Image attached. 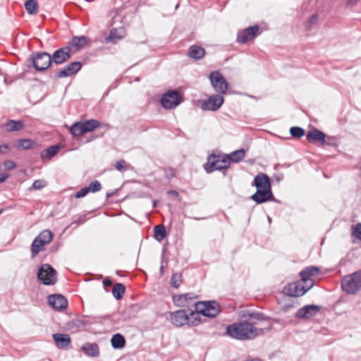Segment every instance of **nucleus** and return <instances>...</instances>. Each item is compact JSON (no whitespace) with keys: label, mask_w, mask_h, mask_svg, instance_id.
<instances>
[{"label":"nucleus","mask_w":361,"mask_h":361,"mask_svg":"<svg viewBox=\"0 0 361 361\" xmlns=\"http://www.w3.org/2000/svg\"><path fill=\"white\" fill-rule=\"evenodd\" d=\"M85 221H86V216L82 215L78 219L77 221H75L72 224H83Z\"/></svg>","instance_id":"obj_53"},{"label":"nucleus","mask_w":361,"mask_h":361,"mask_svg":"<svg viewBox=\"0 0 361 361\" xmlns=\"http://www.w3.org/2000/svg\"><path fill=\"white\" fill-rule=\"evenodd\" d=\"M125 36L126 30L123 27L114 28L111 30L109 36L106 38V41L116 43L118 40L123 39Z\"/></svg>","instance_id":"obj_24"},{"label":"nucleus","mask_w":361,"mask_h":361,"mask_svg":"<svg viewBox=\"0 0 361 361\" xmlns=\"http://www.w3.org/2000/svg\"><path fill=\"white\" fill-rule=\"evenodd\" d=\"M195 307L197 312L207 317L214 318L220 312V305L214 300L195 302Z\"/></svg>","instance_id":"obj_5"},{"label":"nucleus","mask_w":361,"mask_h":361,"mask_svg":"<svg viewBox=\"0 0 361 361\" xmlns=\"http://www.w3.org/2000/svg\"><path fill=\"white\" fill-rule=\"evenodd\" d=\"M319 271V268L317 267H307L300 272L301 280L305 283L309 282L310 283V281H313V280L310 279L311 276L317 275Z\"/></svg>","instance_id":"obj_23"},{"label":"nucleus","mask_w":361,"mask_h":361,"mask_svg":"<svg viewBox=\"0 0 361 361\" xmlns=\"http://www.w3.org/2000/svg\"><path fill=\"white\" fill-rule=\"evenodd\" d=\"M160 271H163V267H161Z\"/></svg>","instance_id":"obj_63"},{"label":"nucleus","mask_w":361,"mask_h":361,"mask_svg":"<svg viewBox=\"0 0 361 361\" xmlns=\"http://www.w3.org/2000/svg\"><path fill=\"white\" fill-rule=\"evenodd\" d=\"M205 55V49L198 45H192L188 49V56L192 59L199 60Z\"/></svg>","instance_id":"obj_26"},{"label":"nucleus","mask_w":361,"mask_h":361,"mask_svg":"<svg viewBox=\"0 0 361 361\" xmlns=\"http://www.w3.org/2000/svg\"><path fill=\"white\" fill-rule=\"evenodd\" d=\"M52 336L59 348H66L71 343V339L68 334H54Z\"/></svg>","instance_id":"obj_22"},{"label":"nucleus","mask_w":361,"mask_h":361,"mask_svg":"<svg viewBox=\"0 0 361 361\" xmlns=\"http://www.w3.org/2000/svg\"><path fill=\"white\" fill-rule=\"evenodd\" d=\"M358 0H348V4H355Z\"/></svg>","instance_id":"obj_58"},{"label":"nucleus","mask_w":361,"mask_h":361,"mask_svg":"<svg viewBox=\"0 0 361 361\" xmlns=\"http://www.w3.org/2000/svg\"><path fill=\"white\" fill-rule=\"evenodd\" d=\"M290 135L296 138H300L305 135V130L300 127H291L290 128Z\"/></svg>","instance_id":"obj_42"},{"label":"nucleus","mask_w":361,"mask_h":361,"mask_svg":"<svg viewBox=\"0 0 361 361\" xmlns=\"http://www.w3.org/2000/svg\"><path fill=\"white\" fill-rule=\"evenodd\" d=\"M197 296H195L193 293H185L183 295H178L176 296H173V301L176 305L178 307H186L189 305H194L196 302L194 300L196 299Z\"/></svg>","instance_id":"obj_18"},{"label":"nucleus","mask_w":361,"mask_h":361,"mask_svg":"<svg viewBox=\"0 0 361 361\" xmlns=\"http://www.w3.org/2000/svg\"><path fill=\"white\" fill-rule=\"evenodd\" d=\"M89 39L85 36H75L71 41L68 42V46L75 50H80L82 49L85 45L88 42Z\"/></svg>","instance_id":"obj_25"},{"label":"nucleus","mask_w":361,"mask_h":361,"mask_svg":"<svg viewBox=\"0 0 361 361\" xmlns=\"http://www.w3.org/2000/svg\"><path fill=\"white\" fill-rule=\"evenodd\" d=\"M343 290L348 294H355L361 289V269L345 276L341 281Z\"/></svg>","instance_id":"obj_2"},{"label":"nucleus","mask_w":361,"mask_h":361,"mask_svg":"<svg viewBox=\"0 0 361 361\" xmlns=\"http://www.w3.org/2000/svg\"><path fill=\"white\" fill-rule=\"evenodd\" d=\"M123 9V6L118 8L116 10L110 11L109 15L111 16H112L113 20H114L116 18V16L119 14L122 11Z\"/></svg>","instance_id":"obj_51"},{"label":"nucleus","mask_w":361,"mask_h":361,"mask_svg":"<svg viewBox=\"0 0 361 361\" xmlns=\"http://www.w3.org/2000/svg\"><path fill=\"white\" fill-rule=\"evenodd\" d=\"M310 286V283L309 282L305 283V286Z\"/></svg>","instance_id":"obj_60"},{"label":"nucleus","mask_w":361,"mask_h":361,"mask_svg":"<svg viewBox=\"0 0 361 361\" xmlns=\"http://www.w3.org/2000/svg\"><path fill=\"white\" fill-rule=\"evenodd\" d=\"M176 171L175 169L172 168L165 169H164V176L167 179H171L176 176Z\"/></svg>","instance_id":"obj_49"},{"label":"nucleus","mask_w":361,"mask_h":361,"mask_svg":"<svg viewBox=\"0 0 361 361\" xmlns=\"http://www.w3.org/2000/svg\"><path fill=\"white\" fill-rule=\"evenodd\" d=\"M83 326L84 323L80 319H73L66 323V328L73 331H78Z\"/></svg>","instance_id":"obj_38"},{"label":"nucleus","mask_w":361,"mask_h":361,"mask_svg":"<svg viewBox=\"0 0 361 361\" xmlns=\"http://www.w3.org/2000/svg\"><path fill=\"white\" fill-rule=\"evenodd\" d=\"M29 61L32 63L33 68L37 71L47 70L52 63L51 55L45 51L32 52L30 56Z\"/></svg>","instance_id":"obj_4"},{"label":"nucleus","mask_w":361,"mask_h":361,"mask_svg":"<svg viewBox=\"0 0 361 361\" xmlns=\"http://www.w3.org/2000/svg\"><path fill=\"white\" fill-rule=\"evenodd\" d=\"M71 49L69 46H66L56 50L51 56V61L56 65H60L71 57Z\"/></svg>","instance_id":"obj_11"},{"label":"nucleus","mask_w":361,"mask_h":361,"mask_svg":"<svg viewBox=\"0 0 361 361\" xmlns=\"http://www.w3.org/2000/svg\"><path fill=\"white\" fill-rule=\"evenodd\" d=\"M195 220H200V218H197V217H195L193 218Z\"/></svg>","instance_id":"obj_62"},{"label":"nucleus","mask_w":361,"mask_h":361,"mask_svg":"<svg viewBox=\"0 0 361 361\" xmlns=\"http://www.w3.org/2000/svg\"><path fill=\"white\" fill-rule=\"evenodd\" d=\"M181 94L176 90H169L161 99V104L165 109H171L176 107L182 102Z\"/></svg>","instance_id":"obj_8"},{"label":"nucleus","mask_w":361,"mask_h":361,"mask_svg":"<svg viewBox=\"0 0 361 361\" xmlns=\"http://www.w3.org/2000/svg\"><path fill=\"white\" fill-rule=\"evenodd\" d=\"M1 212H2V210L0 209V214H1Z\"/></svg>","instance_id":"obj_64"},{"label":"nucleus","mask_w":361,"mask_h":361,"mask_svg":"<svg viewBox=\"0 0 361 361\" xmlns=\"http://www.w3.org/2000/svg\"><path fill=\"white\" fill-rule=\"evenodd\" d=\"M224 103V97L220 94H214L201 104V109L204 111H216Z\"/></svg>","instance_id":"obj_10"},{"label":"nucleus","mask_w":361,"mask_h":361,"mask_svg":"<svg viewBox=\"0 0 361 361\" xmlns=\"http://www.w3.org/2000/svg\"><path fill=\"white\" fill-rule=\"evenodd\" d=\"M89 192H90V190H89L88 188L84 187L82 189H80V190H78L74 195V197L75 198H81V197L86 196Z\"/></svg>","instance_id":"obj_48"},{"label":"nucleus","mask_w":361,"mask_h":361,"mask_svg":"<svg viewBox=\"0 0 361 361\" xmlns=\"http://www.w3.org/2000/svg\"><path fill=\"white\" fill-rule=\"evenodd\" d=\"M8 178V174L1 173H0V183H4Z\"/></svg>","instance_id":"obj_55"},{"label":"nucleus","mask_w":361,"mask_h":361,"mask_svg":"<svg viewBox=\"0 0 361 361\" xmlns=\"http://www.w3.org/2000/svg\"><path fill=\"white\" fill-rule=\"evenodd\" d=\"M326 135L318 129H314L310 130L307 134V140L310 142L317 141L322 145H324L326 142L325 141Z\"/></svg>","instance_id":"obj_20"},{"label":"nucleus","mask_w":361,"mask_h":361,"mask_svg":"<svg viewBox=\"0 0 361 361\" xmlns=\"http://www.w3.org/2000/svg\"><path fill=\"white\" fill-rule=\"evenodd\" d=\"M83 129L86 133L94 130L96 128L99 126V121L96 119L87 120L85 122H82Z\"/></svg>","instance_id":"obj_33"},{"label":"nucleus","mask_w":361,"mask_h":361,"mask_svg":"<svg viewBox=\"0 0 361 361\" xmlns=\"http://www.w3.org/2000/svg\"><path fill=\"white\" fill-rule=\"evenodd\" d=\"M209 80L214 90L219 94H224L228 90V83L219 71H213L209 75Z\"/></svg>","instance_id":"obj_9"},{"label":"nucleus","mask_w":361,"mask_h":361,"mask_svg":"<svg viewBox=\"0 0 361 361\" xmlns=\"http://www.w3.org/2000/svg\"><path fill=\"white\" fill-rule=\"evenodd\" d=\"M252 185L257 188V190L271 188L269 177L263 173L257 174L255 178Z\"/></svg>","instance_id":"obj_19"},{"label":"nucleus","mask_w":361,"mask_h":361,"mask_svg":"<svg viewBox=\"0 0 361 361\" xmlns=\"http://www.w3.org/2000/svg\"><path fill=\"white\" fill-rule=\"evenodd\" d=\"M250 198L257 204H262L267 201L274 200V197L271 188L257 190L256 192L254 193Z\"/></svg>","instance_id":"obj_13"},{"label":"nucleus","mask_w":361,"mask_h":361,"mask_svg":"<svg viewBox=\"0 0 361 361\" xmlns=\"http://www.w3.org/2000/svg\"><path fill=\"white\" fill-rule=\"evenodd\" d=\"M24 123L22 121L10 120L6 123V128L8 131H18L23 129Z\"/></svg>","instance_id":"obj_30"},{"label":"nucleus","mask_w":361,"mask_h":361,"mask_svg":"<svg viewBox=\"0 0 361 361\" xmlns=\"http://www.w3.org/2000/svg\"><path fill=\"white\" fill-rule=\"evenodd\" d=\"M25 7L28 13L34 14L37 13L38 4L35 0H28L25 3Z\"/></svg>","instance_id":"obj_39"},{"label":"nucleus","mask_w":361,"mask_h":361,"mask_svg":"<svg viewBox=\"0 0 361 361\" xmlns=\"http://www.w3.org/2000/svg\"><path fill=\"white\" fill-rule=\"evenodd\" d=\"M16 167V165L13 161L8 160L4 162V168L6 170H12Z\"/></svg>","instance_id":"obj_50"},{"label":"nucleus","mask_w":361,"mask_h":361,"mask_svg":"<svg viewBox=\"0 0 361 361\" xmlns=\"http://www.w3.org/2000/svg\"><path fill=\"white\" fill-rule=\"evenodd\" d=\"M318 17L317 15H313L310 17V21L311 23H316L317 22Z\"/></svg>","instance_id":"obj_56"},{"label":"nucleus","mask_w":361,"mask_h":361,"mask_svg":"<svg viewBox=\"0 0 361 361\" xmlns=\"http://www.w3.org/2000/svg\"><path fill=\"white\" fill-rule=\"evenodd\" d=\"M81 68L82 64L80 62L74 61L66 65L63 68L58 71L56 74V76L58 78L68 77L77 73L81 69Z\"/></svg>","instance_id":"obj_15"},{"label":"nucleus","mask_w":361,"mask_h":361,"mask_svg":"<svg viewBox=\"0 0 361 361\" xmlns=\"http://www.w3.org/2000/svg\"><path fill=\"white\" fill-rule=\"evenodd\" d=\"M258 30L259 26L257 25L244 29L238 33L237 41L240 43H246L256 37Z\"/></svg>","instance_id":"obj_14"},{"label":"nucleus","mask_w":361,"mask_h":361,"mask_svg":"<svg viewBox=\"0 0 361 361\" xmlns=\"http://www.w3.org/2000/svg\"><path fill=\"white\" fill-rule=\"evenodd\" d=\"M70 132L75 137L80 136L85 133L82 125V122H77L73 123L70 128Z\"/></svg>","instance_id":"obj_34"},{"label":"nucleus","mask_w":361,"mask_h":361,"mask_svg":"<svg viewBox=\"0 0 361 361\" xmlns=\"http://www.w3.org/2000/svg\"><path fill=\"white\" fill-rule=\"evenodd\" d=\"M8 149H9L8 145H7V144L0 145V153L6 154V153H7Z\"/></svg>","instance_id":"obj_52"},{"label":"nucleus","mask_w":361,"mask_h":361,"mask_svg":"<svg viewBox=\"0 0 361 361\" xmlns=\"http://www.w3.org/2000/svg\"><path fill=\"white\" fill-rule=\"evenodd\" d=\"M353 235L361 241V224H357L353 228Z\"/></svg>","instance_id":"obj_47"},{"label":"nucleus","mask_w":361,"mask_h":361,"mask_svg":"<svg viewBox=\"0 0 361 361\" xmlns=\"http://www.w3.org/2000/svg\"><path fill=\"white\" fill-rule=\"evenodd\" d=\"M314 285V281H310V286H305V282L302 280L286 285L283 293L290 297H300L303 295Z\"/></svg>","instance_id":"obj_6"},{"label":"nucleus","mask_w":361,"mask_h":361,"mask_svg":"<svg viewBox=\"0 0 361 361\" xmlns=\"http://www.w3.org/2000/svg\"><path fill=\"white\" fill-rule=\"evenodd\" d=\"M125 290V286L123 283H117L113 287L112 294L116 300H120L124 295Z\"/></svg>","instance_id":"obj_31"},{"label":"nucleus","mask_w":361,"mask_h":361,"mask_svg":"<svg viewBox=\"0 0 361 361\" xmlns=\"http://www.w3.org/2000/svg\"><path fill=\"white\" fill-rule=\"evenodd\" d=\"M49 304L56 310H63L68 306V300L60 294L51 295L48 297Z\"/></svg>","instance_id":"obj_17"},{"label":"nucleus","mask_w":361,"mask_h":361,"mask_svg":"<svg viewBox=\"0 0 361 361\" xmlns=\"http://www.w3.org/2000/svg\"><path fill=\"white\" fill-rule=\"evenodd\" d=\"M154 238L159 240H162L166 235V228L163 225H157L154 227Z\"/></svg>","instance_id":"obj_35"},{"label":"nucleus","mask_w":361,"mask_h":361,"mask_svg":"<svg viewBox=\"0 0 361 361\" xmlns=\"http://www.w3.org/2000/svg\"><path fill=\"white\" fill-rule=\"evenodd\" d=\"M182 282V275L180 273H175L172 275L171 279V284L174 288L180 286Z\"/></svg>","instance_id":"obj_43"},{"label":"nucleus","mask_w":361,"mask_h":361,"mask_svg":"<svg viewBox=\"0 0 361 361\" xmlns=\"http://www.w3.org/2000/svg\"><path fill=\"white\" fill-rule=\"evenodd\" d=\"M112 195H113V193H109L108 192V193H106V198H109L110 197L112 196Z\"/></svg>","instance_id":"obj_59"},{"label":"nucleus","mask_w":361,"mask_h":361,"mask_svg":"<svg viewBox=\"0 0 361 361\" xmlns=\"http://www.w3.org/2000/svg\"><path fill=\"white\" fill-rule=\"evenodd\" d=\"M258 323L254 321H243L228 325L226 333L231 337L238 340H250L257 336L262 335L264 329H269L270 326L258 327Z\"/></svg>","instance_id":"obj_1"},{"label":"nucleus","mask_w":361,"mask_h":361,"mask_svg":"<svg viewBox=\"0 0 361 361\" xmlns=\"http://www.w3.org/2000/svg\"><path fill=\"white\" fill-rule=\"evenodd\" d=\"M81 349L87 356L97 357L99 355V347L96 343H85Z\"/></svg>","instance_id":"obj_21"},{"label":"nucleus","mask_w":361,"mask_h":361,"mask_svg":"<svg viewBox=\"0 0 361 361\" xmlns=\"http://www.w3.org/2000/svg\"><path fill=\"white\" fill-rule=\"evenodd\" d=\"M200 314L201 312H197V310L195 309V311L190 310L187 312V316L188 318V323L187 325L188 326H196L200 323Z\"/></svg>","instance_id":"obj_28"},{"label":"nucleus","mask_w":361,"mask_h":361,"mask_svg":"<svg viewBox=\"0 0 361 361\" xmlns=\"http://www.w3.org/2000/svg\"><path fill=\"white\" fill-rule=\"evenodd\" d=\"M19 147L23 149H30L34 148L37 142L30 139H21L18 141Z\"/></svg>","instance_id":"obj_40"},{"label":"nucleus","mask_w":361,"mask_h":361,"mask_svg":"<svg viewBox=\"0 0 361 361\" xmlns=\"http://www.w3.org/2000/svg\"><path fill=\"white\" fill-rule=\"evenodd\" d=\"M321 307L315 305H307L300 308L295 316L300 319H310L316 316L320 311Z\"/></svg>","instance_id":"obj_12"},{"label":"nucleus","mask_w":361,"mask_h":361,"mask_svg":"<svg viewBox=\"0 0 361 361\" xmlns=\"http://www.w3.org/2000/svg\"><path fill=\"white\" fill-rule=\"evenodd\" d=\"M44 246V245L43 243H42V241L35 238L30 247L32 257H35L38 253H39L42 250Z\"/></svg>","instance_id":"obj_37"},{"label":"nucleus","mask_w":361,"mask_h":361,"mask_svg":"<svg viewBox=\"0 0 361 361\" xmlns=\"http://www.w3.org/2000/svg\"><path fill=\"white\" fill-rule=\"evenodd\" d=\"M169 193H171V194H173V195H175L176 197L178 195V192H176V190H171V191H169Z\"/></svg>","instance_id":"obj_57"},{"label":"nucleus","mask_w":361,"mask_h":361,"mask_svg":"<svg viewBox=\"0 0 361 361\" xmlns=\"http://www.w3.org/2000/svg\"><path fill=\"white\" fill-rule=\"evenodd\" d=\"M103 285L104 286H111L112 285V281L109 278H106L103 281Z\"/></svg>","instance_id":"obj_54"},{"label":"nucleus","mask_w":361,"mask_h":361,"mask_svg":"<svg viewBox=\"0 0 361 361\" xmlns=\"http://www.w3.org/2000/svg\"><path fill=\"white\" fill-rule=\"evenodd\" d=\"M187 312L188 311L186 310H179L171 312L170 320L171 323L178 327L186 325L188 323Z\"/></svg>","instance_id":"obj_16"},{"label":"nucleus","mask_w":361,"mask_h":361,"mask_svg":"<svg viewBox=\"0 0 361 361\" xmlns=\"http://www.w3.org/2000/svg\"><path fill=\"white\" fill-rule=\"evenodd\" d=\"M37 278L44 285H54L57 281L56 271L50 264H44L39 269Z\"/></svg>","instance_id":"obj_7"},{"label":"nucleus","mask_w":361,"mask_h":361,"mask_svg":"<svg viewBox=\"0 0 361 361\" xmlns=\"http://www.w3.org/2000/svg\"><path fill=\"white\" fill-rule=\"evenodd\" d=\"M128 164H127V162L125 160L121 159L116 161L115 164V168L118 171L123 172L128 170Z\"/></svg>","instance_id":"obj_45"},{"label":"nucleus","mask_w":361,"mask_h":361,"mask_svg":"<svg viewBox=\"0 0 361 361\" xmlns=\"http://www.w3.org/2000/svg\"><path fill=\"white\" fill-rule=\"evenodd\" d=\"M230 166V161L228 157H221L214 154H210L207 158V162L204 164V169L207 173H212L214 171H221Z\"/></svg>","instance_id":"obj_3"},{"label":"nucleus","mask_w":361,"mask_h":361,"mask_svg":"<svg viewBox=\"0 0 361 361\" xmlns=\"http://www.w3.org/2000/svg\"><path fill=\"white\" fill-rule=\"evenodd\" d=\"M87 188H88L90 192H96L99 191L102 189V185H101V183H99V181L94 180V181H92L90 183L89 186H87Z\"/></svg>","instance_id":"obj_44"},{"label":"nucleus","mask_w":361,"mask_h":361,"mask_svg":"<svg viewBox=\"0 0 361 361\" xmlns=\"http://www.w3.org/2000/svg\"><path fill=\"white\" fill-rule=\"evenodd\" d=\"M265 319L266 318L263 313L252 312L248 314V319L246 321H254L257 322L259 325L261 322L264 321Z\"/></svg>","instance_id":"obj_41"},{"label":"nucleus","mask_w":361,"mask_h":361,"mask_svg":"<svg viewBox=\"0 0 361 361\" xmlns=\"http://www.w3.org/2000/svg\"><path fill=\"white\" fill-rule=\"evenodd\" d=\"M47 183L44 180H36L34 181L30 190H40L46 186Z\"/></svg>","instance_id":"obj_46"},{"label":"nucleus","mask_w":361,"mask_h":361,"mask_svg":"<svg viewBox=\"0 0 361 361\" xmlns=\"http://www.w3.org/2000/svg\"><path fill=\"white\" fill-rule=\"evenodd\" d=\"M111 343L114 349L123 348L126 345L125 337L121 334H116L111 337Z\"/></svg>","instance_id":"obj_27"},{"label":"nucleus","mask_w":361,"mask_h":361,"mask_svg":"<svg viewBox=\"0 0 361 361\" xmlns=\"http://www.w3.org/2000/svg\"><path fill=\"white\" fill-rule=\"evenodd\" d=\"M53 235L49 230L43 231L35 238V239L42 241L44 245L49 244L51 241Z\"/></svg>","instance_id":"obj_32"},{"label":"nucleus","mask_w":361,"mask_h":361,"mask_svg":"<svg viewBox=\"0 0 361 361\" xmlns=\"http://www.w3.org/2000/svg\"><path fill=\"white\" fill-rule=\"evenodd\" d=\"M245 156V152L244 149H238L233 152L228 157L229 161H232L233 162H239L244 159Z\"/></svg>","instance_id":"obj_36"},{"label":"nucleus","mask_w":361,"mask_h":361,"mask_svg":"<svg viewBox=\"0 0 361 361\" xmlns=\"http://www.w3.org/2000/svg\"><path fill=\"white\" fill-rule=\"evenodd\" d=\"M60 149V147L59 145H52L47 148L45 150H43L41 153V157L42 159H51L54 156H55Z\"/></svg>","instance_id":"obj_29"},{"label":"nucleus","mask_w":361,"mask_h":361,"mask_svg":"<svg viewBox=\"0 0 361 361\" xmlns=\"http://www.w3.org/2000/svg\"><path fill=\"white\" fill-rule=\"evenodd\" d=\"M123 3H127L129 1V0H123Z\"/></svg>","instance_id":"obj_61"}]
</instances>
